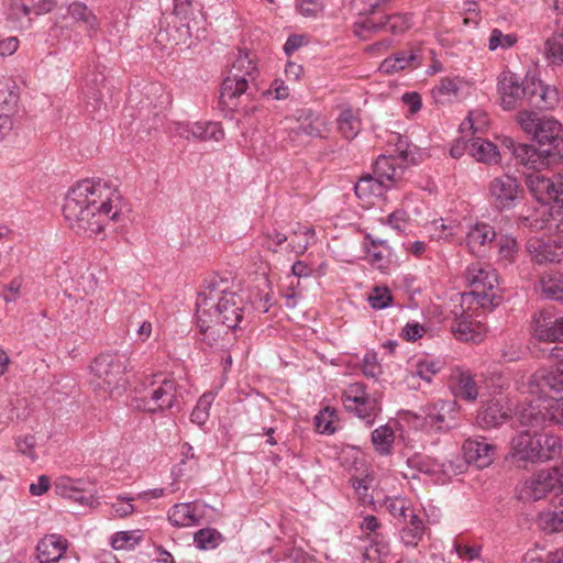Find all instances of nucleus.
Masks as SVG:
<instances>
[{"instance_id":"4468645a","label":"nucleus","mask_w":563,"mask_h":563,"mask_svg":"<svg viewBox=\"0 0 563 563\" xmlns=\"http://www.w3.org/2000/svg\"><path fill=\"white\" fill-rule=\"evenodd\" d=\"M525 183L529 192L540 203H563V174L548 177L541 170H534L526 175Z\"/></svg>"},{"instance_id":"4c0bfd02","label":"nucleus","mask_w":563,"mask_h":563,"mask_svg":"<svg viewBox=\"0 0 563 563\" xmlns=\"http://www.w3.org/2000/svg\"><path fill=\"white\" fill-rule=\"evenodd\" d=\"M106 77L102 73L90 71L85 77V86L82 93L95 101L93 109L97 110L101 106V88L103 87Z\"/></svg>"},{"instance_id":"c85d7f7f","label":"nucleus","mask_w":563,"mask_h":563,"mask_svg":"<svg viewBox=\"0 0 563 563\" xmlns=\"http://www.w3.org/2000/svg\"><path fill=\"white\" fill-rule=\"evenodd\" d=\"M544 405H547V400L542 404L531 402L523 407L518 415L520 426L530 428L534 431L544 428L549 423V415L544 409Z\"/></svg>"},{"instance_id":"ea45409f","label":"nucleus","mask_w":563,"mask_h":563,"mask_svg":"<svg viewBox=\"0 0 563 563\" xmlns=\"http://www.w3.org/2000/svg\"><path fill=\"white\" fill-rule=\"evenodd\" d=\"M498 262L505 266L512 264L519 252V243L511 235H501L498 241Z\"/></svg>"},{"instance_id":"6ab92c4d","label":"nucleus","mask_w":563,"mask_h":563,"mask_svg":"<svg viewBox=\"0 0 563 563\" xmlns=\"http://www.w3.org/2000/svg\"><path fill=\"white\" fill-rule=\"evenodd\" d=\"M206 506L198 503H181L174 505L168 511V520L173 526L189 528L205 525Z\"/></svg>"},{"instance_id":"3c124183","label":"nucleus","mask_w":563,"mask_h":563,"mask_svg":"<svg viewBox=\"0 0 563 563\" xmlns=\"http://www.w3.org/2000/svg\"><path fill=\"white\" fill-rule=\"evenodd\" d=\"M213 399L214 397L210 393L203 394L198 399L197 405L195 406L190 415L191 422L198 426H203L207 422L209 418V410L211 408Z\"/></svg>"},{"instance_id":"e2e57ef3","label":"nucleus","mask_w":563,"mask_h":563,"mask_svg":"<svg viewBox=\"0 0 563 563\" xmlns=\"http://www.w3.org/2000/svg\"><path fill=\"white\" fill-rule=\"evenodd\" d=\"M408 213L402 209L391 212L386 219V223L397 232H404L408 227Z\"/></svg>"},{"instance_id":"f8f14e48","label":"nucleus","mask_w":563,"mask_h":563,"mask_svg":"<svg viewBox=\"0 0 563 563\" xmlns=\"http://www.w3.org/2000/svg\"><path fill=\"white\" fill-rule=\"evenodd\" d=\"M341 399L344 408L364 420L367 426L373 424L380 411L378 400L366 393L362 383L350 384L343 390Z\"/></svg>"},{"instance_id":"5701e85b","label":"nucleus","mask_w":563,"mask_h":563,"mask_svg":"<svg viewBox=\"0 0 563 563\" xmlns=\"http://www.w3.org/2000/svg\"><path fill=\"white\" fill-rule=\"evenodd\" d=\"M68 547L67 540L57 533L46 534L36 547L40 563H55L65 553Z\"/></svg>"},{"instance_id":"2f4dec72","label":"nucleus","mask_w":563,"mask_h":563,"mask_svg":"<svg viewBox=\"0 0 563 563\" xmlns=\"http://www.w3.org/2000/svg\"><path fill=\"white\" fill-rule=\"evenodd\" d=\"M452 379L455 382L454 393L456 397L467 401H474L477 398V386L471 373L457 368L453 372Z\"/></svg>"},{"instance_id":"cd10ccee","label":"nucleus","mask_w":563,"mask_h":563,"mask_svg":"<svg viewBox=\"0 0 563 563\" xmlns=\"http://www.w3.org/2000/svg\"><path fill=\"white\" fill-rule=\"evenodd\" d=\"M365 240L369 243H364V250L367 254L369 263L380 271H385L389 264V257L391 250L386 240L377 239L372 234L367 233Z\"/></svg>"},{"instance_id":"e433bc0d","label":"nucleus","mask_w":563,"mask_h":563,"mask_svg":"<svg viewBox=\"0 0 563 563\" xmlns=\"http://www.w3.org/2000/svg\"><path fill=\"white\" fill-rule=\"evenodd\" d=\"M55 5L54 0H41L38 3H33V0H14L12 3V14L15 16H27L31 13L36 15L49 12Z\"/></svg>"},{"instance_id":"f704fd0d","label":"nucleus","mask_w":563,"mask_h":563,"mask_svg":"<svg viewBox=\"0 0 563 563\" xmlns=\"http://www.w3.org/2000/svg\"><path fill=\"white\" fill-rule=\"evenodd\" d=\"M338 129L345 140H353L362 129L361 119L357 112L351 108L342 110L336 119Z\"/></svg>"},{"instance_id":"473e14b6","label":"nucleus","mask_w":563,"mask_h":563,"mask_svg":"<svg viewBox=\"0 0 563 563\" xmlns=\"http://www.w3.org/2000/svg\"><path fill=\"white\" fill-rule=\"evenodd\" d=\"M388 189L374 173L362 176L354 186L355 195L363 200L379 197Z\"/></svg>"},{"instance_id":"8fccbe9b","label":"nucleus","mask_w":563,"mask_h":563,"mask_svg":"<svg viewBox=\"0 0 563 563\" xmlns=\"http://www.w3.org/2000/svg\"><path fill=\"white\" fill-rule=\"evenodd\" d=\"M19 100L16 85L13 81H0V111L12 110Z\"/></svg>"},{"instance_id":"2eb2a0df","label":"nucleus","mask_w":563,"mask_h":563,"mask_svg":"<svg viewBox=\"0 0 563 563\" xmlns=\"http://www.w3.org/2000/svg\"><path fill=\"white\" fill-rule=\"evenodd\" d=\"M178 384L175 379H163L158 385L151 384L144 396L143 409L148 412L164 411L172 409L178 404Z\"/></svg>"},{"instance_id":"b1692460","label":"nucleus","mask_w":563,"mask_h":563,"mask_svg":"<svg viewBox=\"0 0 563 563\" xmlns=\"http://www.w3.org/2000/svg\"><path fill=\"white\" fill-rule=\"evenodd\" d=\"M527 250L538 264L560 263L563 260V246L556 243L530 239Z\"/></svg>"},{"instance_id":"79ce46f5","label":"nucleus","mask_w":563,"mask_h":563,"mask_svg":"<svg viewBox=\"0 0 563 563\" xmlns=\"http://www.w3.org/2000/svg\"><path fill=\"white\" fill-rule=\"evenodd\" d=\"M394 440V430L387 424L380 426L372 432L373 445L379 454H389Z\"/></svg>"},{"instance_id":"f03ea898","label":"nucleus","mask_w":563,"mask_h":563,"mask_svg":"<svg viewBox=\"0 0 563 563\" xmlns=\"http://www.w3.org/2000/svg\"><path fill=\"white\" fill-rule=\"evenodd\" d=\"M243 299L232 290V280L214 275L205 282L196 301L197 316H207L216 324L235 330L243 321Z\"/></svg>"},{"instance_id":"bb28decb","label":"nucleus","mask_w":563,"mask_h":563,"mask_svg":"<svg viewBox=\"0 0 563 563\" xmlns=\"http://www.w3.org/2000/svg\"><path fill=\"white\" fill-rule=\"evenodd\" d=\"M496 238L494 228L488 223H476L466 233L465 242L472 254L479 256L483 249Z\"/></svg>"},{"instance_id":"37998d69","label":"nucleus","mask_w":563,"mask_h":563,"mask_svg":"<svg viewBox=\"0 0 563 563\" xmlns=\"http://www.w3.org/2000/svg\"><path fill=\"white\" fill-rule=\"evenodd\" d=\"M197 324L201 332V341L210 347L219 345L220 340V324H216L214 321H210L207 316H197Z\"/></svg>"},{"instance_id":"58836bf2","label":"nucleus","mask_w":563,"mask_h":563,"mask_svg":"<svg viewBox=\"0 0 563 563\" xmlns=\"http://www.w3.org/2000/svg\"><path fill=\"white\" fill-rule=\"evenodd\" d=\"M180 454V463L172 471L175 478L183 477L187 474V471H197L199 467L198 457L195 455L194 448L189 443L181 445Z\"/></svg>"},{"instance_id":"680f3d73","label":"nucleus","mask_w":563,"mask_h":563,"mask_svg":"<svg viewBox=\"0 0 563 563\" xmlns=\"http://www.w3.org/2000/svg\"><path fill=\"white\" fill-rule=\"evenodd\" d=\"M441 369L439 362L434 361H420L417 364L416 374L427 383L432 382V377L438 374Z\"/></svg>"},{"instance_id":"4be33fe9","label":"nucleus","mask_w":563,"mask_h":563,"mask_svg":"<svg viewBox=\"0 0 563 563\" xmlns=\"http://www.w3.org/2000/svg\"><path fill=\"white\" fill-rule=\"evenodd\" d=\"M373 173L390 189L402 178L405 166L398 157L382 155L374 163Z\"/></svg>"},{"instance_id":"052dcab7","label":"nucleus","mask_w":563,"mask_h":563,"mask_svg":"<svg viewBox=\"0 0 563 563\" xmlns=\"http://www.w3.org/2000/svg\"><path fill=\"white\" fill-rule=\"evenodd\" d=\"M544 409L549 415V422L563 427V397L560 399L547 400Z\"/></svg>"},{"instance_id":"c756f323","label":"nucleus","mask_w":563,"mask_h":563,"mask_svg":"<svg viewBox=\"0 0 563 563\" xmlns=\"http://www.w3.org/2000/svg\"><path fill=\"white\" fill-rule=\"evenodd\" d=\"M371 531L375 532L376 530ZM355 547L362 552L363 558L369 562L382 563V556L388 553L387 544L376 533L366 532L365 538H360V543Z\"/></svg>"},{"instance_id":"4d7b16f0","label":"nucleus","mask_w":563,"mask_h":563,"mask_svg":"<svg viewBox=\"0 0 563 563\" xmlns=\"http://www.w3.org/2000/svg\"><path fill=\"white\" fill-rule=\"evenodd\" d=\"M173 14L179 19L183 25L189 27V21L194 15L192 3L190 0H174Z\"/></svg>"},{"instance_id":"a18cd8bd","label":"nucleus","mask_w":563,"mask_h":563,"mask_svg":"<svg viewBox=\"0 0 563 563\" xmlns=\"http://www.w3.org/2000/svg\"><path fill=\"white\" fill-rule=\"evenodd\" d=\"M398 66V70L406 68H417L421 66L423 56V49L420 47H411L407 51H402L393 55Z\"/></svg>"},{"instance_id":"aec40b11","label":"nucleus","mask_w":563,"mask_h":563,"mask_svg":"<svg viewBox=\"0 0 563 563\" xmlns=\"http://www.w3.org/2000/svg\"><path fill=\"white\" fill-rule=\"evenodd\" d=\"M463 452L468 464L484 468L494 461L495 446L488 443L485 438H470L463 444Z\"/></svg>"},{"instance_id":"774afa93","label":"nucleus","mask_w":563,"mask_h":563,"mask_svg":"<svg viewBox=\"0 0 563 563\" xmlns=\"http://www.w3.org/2000/svg\"><path fill=\"white\" fill-rule=\"evenodd\" d=\"M134 498L118 497L115 503L112 504V510L118 517H126L134 512Z\"/></svg>"},{"instance_id":"c9c22d12","label":"nucleus","mask_w":563,"mask_h":563,"mask_svg":"<svg viewBox=\"0 0 563 563\" xmlns=\"http://www.w3.org/2000/svg\"><path fill=\"white\" fill-rule=\"evenodd\" d=\"M508 415L497 401H488L477 415V422L483 428H493L507 419Z\"/></svg>"},{"instance_id":"5fc2aeb1","label":"nucleus","mask_w":563,"mask_h":563,"mask_svg":"<svg viewBox=\"0 0 563 563\" xmlns=\"http://www.w3.org/2000/svg\"><path fill=\"white\" fill-rule=\"evenodd\" d=\"M386 30L393 34H400L411 26L409 14H393L385 18Z\"/></svg>"},{"instance_id":"0eeeda50","label":"nucleus","mask_w":563,"mask_h":563,"mask_svg":"<svg viewBox=\"0 0 563 563\" xmlns=\"http://www.w3.org/2000/svg\"><path fill=\"white\" fill-rule=\"evenodd\" d=\"M124 366L120 357L101 354L90 365L89 384L93 389L113 391L122 386Z\"/></svg>"},{"instance_id":"a19ab883","label":"nucleus","mask_w":563,"mask_h":563,"mask_svg":"<svg viewBox=\"0 0 563 563\" xmlns=\"http://www.w3.org/2000/svg\"><path fill=\"white\" fill-rule=\"evenodd\" d=\"M82 486H87V482L81 478L60 476L54 482V492L56 495L69 499L79 494Z\"/></svg>"},{"instance_id":"69168bd1","label":"nucleus","mask_w":563,"mask_h":563,"mask_svg":"<svg viewBox=\"0 0 563 563\" xmlns=\"http://www.w3.org/2000/svg\"><path fill=\"white\" fill-rule=\"evenodd\" d=\"M35 444L36 440L33 435H25L15 440L16 450L21 454L29 456L32 461H35L37 457L34 452Z\"/></svg>"},{"instance_id":"a211bd4d","label":"nucleus","mask_w":563,"mask_h":563,"mask_svg":"<svg viewBox=\"0 0 563 563\" xmlns=\"http://www.w3.org/2000/svg\"><path fill=\"white\" fill-rule=\"evenodd\" d=\"M526 103L539 110L554 109L560 101L559 91L554 86L545 85L534 77L530 78L528 85Z\"/></svg>"},{"instance_id":"20e7f679","label":"nucleus","mask_w":563,"mask_h":563,"mask_svg":"<svg viewBox=\"0 0 563 563\" xmlns=\"http://www.w3.org/2000/svg\"><path fill=\"white\" fill-rule=\"evenodd\" d=\"M516 121L525 133L531 135L544 148L548 155H556L563 159L562 129L558 120L533 111L521 110Z\"/></svg>"},{"instance_id":"de8ad7c7","label":"nucleus","mask_w":563,"mask_h":563,"mask_svg":"<svg viewBox=\"0 0 563 563\" xmlns=\"http://www.w3.org/2000/svg\"><path fill=\"white\" fill-rule=\"evenodd\" d=\"M222 541L219 530H197L194 534L195 545L203 551L216 549Z\"/></svg>"},{"instance_id":"39448f33","label":"nucleus","mask_w":563,"mask_h":563,"mask_svg":"<svg viewBox=\"0 0 563 563\" xmlns=\"http://www.w3.org/2000/svg\"><path fill=\"white\" fill-rule=\"evenodd\" d=\"M465 282L471 295L483 308H493L499 302V283L496 271L481 262L472 263L465 271Z\"/></svg>"},{"instance_id":"393cba45","label":"nucleus","mask_w":563,"mask_h":563,"mask_svg":"<svg viewBox=\"0 0 563 563\" xmlns=\"http://www.w3.org/2000/svg\"><path fill=\"white\" fill-rule=\"evenodd\" d=\"M536 442L537 431H520L510 442L512 456L520 461L537 462L540 451L537 450Z\"/></svg>"},{"instance_id":"9d476101","label":"nucleus","mask_w":563,"mask_h":563,"mask_svg":"<svg viewBox=\"0 0 563 563\" xmlns=\"http://www.w3.org/2000/svg\"><path fill=\"white\" fill-rule=\"evenodd\" d=\"M492 207L497 211L514 209L523 198L525 190L519 180L509 174L494 177L487 187Z\"/></svg>"},{"instance_id":"f257e3e1","label":"nucleus","mask_w":563,"mask_h":563,"mask_svg":"<svg viewBox=\"0 0 563 563\" xmlns=\"http://www.w3.org/2000/svg\"><path fill=\"white\" fill-rule=\"evenodd\" d=\"M121 213V195L109 181L84 179L67 194L63 214L78 234L97 235Z\"/></svg>"},{"instance_id":"423d86ee","label":"nucleus","mask_w":563,"mask_h":563,"mask_svg":"<svg viewBox=\"0 0 563 563\" xmlns=\"http://www.w3.org/2000/svg\"><path fill=\"white\" fill-rule=\"evenodd\" d=\"M457 410L452 400H437L421 407V413H408L409 422L417 429L444 432L456 426Z\"/></svg>"},{"instance_id":"9b49d317","label":"nucleus","mask_w":563,"mask_h":563,"mask_svg":"<svg viewBox=\"0 0 563 563\" xmlns=\"http://www.w3.org/2000/svg\"><path fill=\"white\" fill-rule=\"evenodd\" d=\"M551 355L560 358V363L555 367L538 369L527 384L528 393L537 396L538 400L547 397L551 390H563V344L555 345L551 350Z\"/></svg>"},{"instance_id":"603ef678","label":"nucleus","mask_w":563,"mask_h":563,"mask_svg":"<svg viewBox=\"0 0 563 563\" xmlns=\"http://www.w3.org/2000/svg\"><path fill=\"white\" fill-rule=\"evenodd\" d=\"M541 291L547 299L563 301V279L559 276L542 278Z\"/></svg>"},{"instance_id":"1a4fd4ad","label":"nucleus","mask_w":563,"mask_h":563,"mask_svg":"<svg viewBox=\"0 0 563 563\" xmlns=\"http://www.w3.org/2000/svg\"><path fill=\"white\" fill-rule=\"evenodd\" d=\"M324 123L310 109L298 110L294 118L286 119L285 132L294 146H303L311 139L321 137Z\"/></svg>"},{"instance_id":"6e6552de","label":"nucleus","mask_w":563,"mask_h":563,"mask_svg":"<svg viewBox=\"0 0 563 563\" xmlns=\"http://www.w3.org/2000/svg\"><path fill=\"white\" fill-rule=\"evenodd\" d=\"M550 493H563L562 478L553 467L534 473L517 486L518 497L523 501H537Z\"/></svg>"},{"instance_id":"72a5a7b5","label":"nucleus","mask_w":563,"mask_h":563,"mask_svg":"<svg viewBox=\"0 0 563 563\" xmlns=\"http://www.w3.org/2000/svg\"><path fill=\"white\" fill-rule=\"evenodd\" d=\"M536 448L540 451L537 456V462L549 461L560 454L562 449L561 439L552 433L537 432Z\"/></svg>"},{"instance_id":"13d9d810","label":"nucleus","mask_w":563,"mask_h":563,"mask_svg":"<svg viewBox=\"0 0 563 563\" xmlns=\"http://www.w3.org/2000/svg\"><path fill=\"white\" fill-rule=\"evenodd\" d=\"M296 8L303 16H317L323 9L322 0H296Z\"/></svg>"},{"instance_id":"7ed1b4c3","label":"nucleus","mask_w":563,"mask_h":563,"mask_svg":"<svg viewBox=\"0 0 563 563\" xmlns=\"http://www.w3.org/2000/svg\"><path fill=\"white\" fill-rule=\"evenodd\" d=\"M258 68L254 56L246 51H239L238 56L232 63L229 75L223 80L220 92L221 102L232 109L250 113L256 110V107L242 104V98L253 99L257 92L256 78Z\"/></svg>"},{"instance_id":"412c9836","label":"nucleus","mask_w":563,"mask_h":563,"mask_svg":"<svg viewBox=\"0 0 563 563\" xmlns=\"http://www.w3.org/2000/svg\"><path fill=\"white\" fill-rule=\"evenodd\" d=\"M533 335L539 341L561 342L563 345V317L553 320L549 312L536 313L533 317Z\"/></svg>"},{"instance_id":"c03bdc74","label":"nucleus","mask_w":563,"mask_h":563,"mask_svg":"<svg viewBox=\"0 0 563 563\" xmlns=\"http://www.w3.org/2000/svg\"><path fill=\"white\" fill-rule=\"evenodd\" d=\"M69 15L84 23L89 30H97L99 26L98 19L95 13L82 2H74L68 7Z\"/></svg>"},{"instance_id":"864d4df0","label":"nucleus","mask_w":563,"mask_h":563,"mask_svg":"<svg viewBox=\"0 0 563 563\" xmlns=\"http://www.w3.org/2000/svg\"><path fill=\"white\" fill-rule=\"evenodd\" d=\"M518 41L514 33L504 34L499 29H493L488 38V48L494 52L497 49H508Z\"/></svg>"},{"instance_id":"dca6fc26","label":"nucleus","mask_w":563,"mask_h":563,"mask_svg":"<svg viewBox=\"0 0 563 563\" xmlns=\"http://www.w3.org/2000/svg\"><path fill=\"white\" fill-rule=\"evenodd\" d=\"M507 147L511 151L517 164L531 169V172L541 170L551 162L560 159L556 155H548L543 147L536 148L533 145L515 143L512 140L507 141Z\"/></svg>"},{"instance_id":"f3484780","label":"nucleus","mask_w":563,"mask_h":563,"mask_svg":"<svg viewBox=\"0 0 563 563\" xmlns=\"http://www.w3.org/2000/svg\"><path fill=\"white\" fill-rule=\"evenodd\" d=\"M175 132L183 139L202 142H220L224 137V131L217 122H178Z\"/></svg>"},{"instance_id":"49530a36","label":"nucleus","mask_w":563,"mask_h":563,"mask_svg":"<svg viewBox=\"0 0 563 563\" xmlns=\"http://www.w3.org/2000/svg\"><path fill=\"white\" fill-rule=\"evenodd\" d=\"M457 228L453 221L446 224L443 219H438L429 224L428 231L432 240L449 241L456 234Z\"/></svg>"},{"instance_id":"7c9ffc66","label":"nucleus","mask_w":563,"mask_h":563,"mask_svg":"<svg viewBox=\"0 0 563 563\" xmlns=\"http://www.w3.org/2000/svg\"><path fill=\"white\" fill-rule=\"evenodd\" d=\"M467 151L477 162L485 164H497L500 159L497 146L488 140L481 137L473 139L467 144Z\"/></svg>"},{"instance_id":"ddd939ff","label":"nucleus","mask_w":563,"mask_h":563,"mask_svg":"<svg viewBox=\"0 0 563 563\" xmlns=\"http://www.w3.org/2000/svg\"><path fill=\"white\" fill-rule=\"evenodd\" d=\"M531 77L521 78L510 70L501 71L497 77V93L504 110H515L527 100Z\"/></svg>"},{"instance_id":"338daca9","label":"nucleus","mask_w":563,"mask_h":563,"mask_svg":"<svg viewBox=\"0 0 563 563\" xmlns=\"http://www.w3.org/2000/svg\"><path fill=\"white\" fill-rule=\"evenodd\" d=\"M382 373L380 365L377 362L376 354L366 353L363 358V374L366 377H377Z\"/></svg>"},{"instance_id":"bf43d9fd","label":"nucleus","mask_w":563,"mask_h":563,"mask_svg":"<svg viewBox=\"0 0 563 563\" xmlns=\"http://www.w3.org/2000/svg\"><path fill=\"white\" fill-rule=\"evenodd\" d=\"M386 30L385 20L376 22L374 19H365L361 23L355 24V34L366 38L369 33H376Z\"/></svg>"},{"instance_id":"09e8293b","label":"nucleus","mask_w":563,"mask_h":563,"mask_svg":"<svg viewBox=\"0 0 563 563\" xmlns=\"http://www.w3.org/2000/svg\"><path fill=\"white\" fill-rule=\"evenodd\" d=\"M140 530H121L111 538V545L114 550H132L139 544L141 536Z\"/></svg>"},{"instance_id":"6e6d98bb","label":"nucleus","mask_w":563,"mask_h":563,"mask_svg":"<svg viewBox=\"0 0 563 563\" xmlns=\"http://www.w3.org/2000/svg\"><path fill=\"white\" fill-rule=\"evenodd\" d=\"M460 82L457 79L442 78L432 93L434 97H455L460 91Z\"/></svg>"},{"instance_id":"0e129e2a","label":"nucleus","mask_w":563,"mask_h":563,"mask_svg":"<svg viewBox=\"0 0 563 563\" xmlns=\"http://www.w3.org/2000/svg\"><path fill=\"white\" fill-rule=\"evenodd\" d=\"M391 300L390 292L387 288H375L369 296L368 301L374 309L386 308Z\"/></svg>"},{"instance_id":"a878e982","label":"nucleus","mask_w":563,"mask_h":563,"mask_svg":"<svg viewBox=\"0 0 563 563\" xmlns=\"http://www.w3.org/2000/svg\"><path fill=\"white\" fill-rule=\"evenodd\" d=\"M555 216V206L549 207L542 205L536 208L530 214H520L518 217V224L522 228H528L532 231H541L549 229L552 231L553 221Z\"/></svg>"}]
</instances>
